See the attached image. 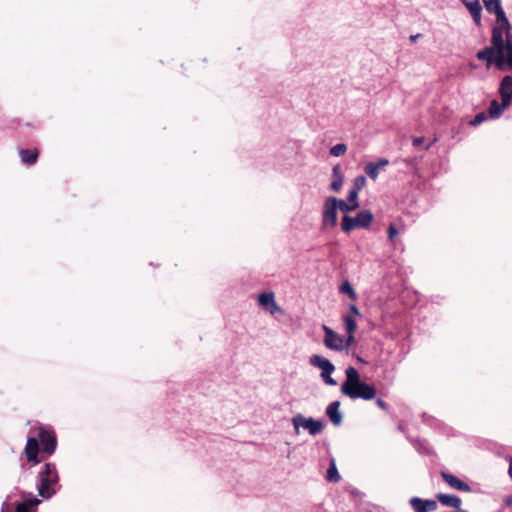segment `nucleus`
I'll return each mask as SVG.
<instances>
[{
	"instance_id": "obj_48",
	"label": "nucleus",
	"mask_w": 512,
	"mask_h": 512,
	"mask_svg": "<svg viewBox=\"0 0 512 512\" xmlns=\"http://www.w3.org/2000/svg\"><path fill=\"white\" fill-rule=\"evenodd\" d=\"M421 36H422V34H419V33H418V34H415V35H411V36H410V41H411L412 43H414V42H416V40H417L418 38H420Z\"/></svg>"
},
{
	"instance_id": "obj_25",
	"label": "nucleus",
	"mask_w": 512,
	"mask_h": 512,
	"mask_svg": "<svg viewBox=\"0 0 512 512\" xmlns=\"http://www.w3.org/2000/svg\"><path fill=\"white\" fill-rule=\"evenodd\" d=\"M335 365L332 364V366L327 367L326 369L322 370L320 373V377L322 381L329 386H336L337 381L331 376L335 371Z\"/></svg>"
},
{
	"instance_id": "obj_7",
	"label": "nucleus",
	"mask_w": 512,
	"mask_h": 512,
	"mask_svg": "<svg viewBox=\"0 0 512 512\" xmlns=\"http://www.w3.org/2000/svg\"><path fill=\"white\" fill-rule=\"evenodd\" d=\"M323 331L325 333L323 342L328 349L334 351H342L344 349V338L342 336L326 325H323Z\"/></svg>"
},
{
	"instance_id": "obj_23",
	"label": "nucleus",
	"mask_w": 512,
	"mask_h": 512,
	"mask_svg": "<svg viewBox=\"0 0 512 512\" xmlns=\"http://www.w3.org/2000/svg\"><path fill=\"white\" fill-rule=\"evenodd\" d=\"M19 155L21 157V161L27 165H32L36 163L38 159V151L36 149H22L19 151Z\"/></svg>"
},
{
	"instance_id": "obj_50",
	"label": "nucleus",
	"mask_w": 512,
	"mask_h": 512,
	"mask_svg": "<svg viewBox=\"0 0 512 512\" xmlns=\"http://www.w3.org/2000/svg\"><path fill=\"white\" fill-rule=\"evenodd\" d=\"M397 429H398L399 431H403V430H404V428H403V426H402V425H398V426H397Z\"/></svg>"
},
{
	"instance_id": "obj_20",
	"label": "nucleus",
	"mask_w": 512,
	"mask_h": 512,
	"mask_svg": "<svg viewBox=\"0 0 512 512\" xmlns=\"http://www.w3.org/2000/svg\"><path fill=\"white\" fill-rule=\"evenodd\" d=\"M258 303L261 307L272 310V308L276 307L275 295L273 292H264L261 293L258 297Z\"/></svg>"
},
{
	"instance_id": "obj_32",
	"label": "nucleus",
	"mask_w": 512,
	"mask_h": 512,
	"mask_svg": "<svg viewBox=\"0 0 512 512\" xmlns=\"http://www.w3.org/2000/svg\"><path fill=\"white\" fill-rule=\"evenodd\" d=\"M364 171L372 180H376L378 178L380 170L377 168L376 165H374L373 162H369L365 165Z\"/></svg>"
},
{
	"instance_id": "obj_5",
	"label": "nucleus",
	"mask_w": 512,
	"mask_h": 512,
	"mask_svg": "<svg viewBox=\"0 0 512 512\" xmlns=\"http://www.w3.org/2000/svg\"><path fill=\"white\" fill-rule=\"evenodd\" d=\"M511 23L509 20H507L506 25L502 23H497L492 28V35H491V48L498 53L499 49L503 47L504 45V37L503 33L505 32L507 38H511Z\"/></svg>"
},
{
	"instance_id": "obj_3",
	"label": "nucleus",
	"mask_w": 512,
	"mask_h": 512,
	"mask_svg": "<svg viewBox=\"0 0 512 512\" xmlns=\"http://www.w3.org/2000/svg\"><path fill=\"white\" fill-rule=\"evenodd\" d=\"M292 424H293L296 432H298L299 428L302 427V428L306 429L309 432V434L312 436H316V435L320 434L325 427L323 420L315 419L311 416L304 417L300 413L296 414L292 418Z\"/></svg>"
},
{
	"instance_id": "obj_34",
	"label": "nucleus",
	"mask_w": 512,
	"mask_h": 512,
	"mask_svg": "<svg viewBox=\"0 0 512 512\" xmlns=\"http://www.w3.org/2000/svg\"><path fill=\"white\" fill-rule=\"evenodd\" d=\"M366 183H367L366 177L364 175H358L353 180V185H352L351 190H355V191L359 192L362 188L365 187Z\"/></svg>"
},
{
	"instance_id": "obj_8",
	"label": "nucleus",
	"mask_w": 512,
	"mask_h": 512,
	"mask_svg": "<svg viewBox=\"0 0 512 512\" xmlns=\"http://www.w3.org/2000/svg\"><path fill=\"white\" fill-rule=\"evenodd\" d=\"M38 436L41 442L42 451L48 455L53 454L57 447V440L54 433L45 430L44 428H40Z\"/></svg>"
},
{
	"instance_id": "obj_37",
	"label": "nucleus",
	"mask_w": 512,
	"mask_h": 512,
	"mask_svg": "<svg viewBox=\"0 0 512 512\" xmlns=\"http://www.w3.org/2000/svg\"><path fill=\"white\" fill-rule=\"evenodd\" d=\"M427 512L435 511L438 508V501L435 499H424Z\"/></svg>"
},
{
	"instance_id": "obj_11",
	"label": "nucleus",
	"mask_w": 512,
	"mask_h": 512,
	"mask_svg": "<svg viewBox=\"0 0 512 512\" xmlns=\"http://www.w3.org/2000/svg\"><path fill=\"white\" fill-rule=\"evenodd\" d=\"M435 498L444 507H449L457 510L462 506L461 498L455 494L439 492L435 494Z\"/></svg>"
},
{
	"instance_id": "obj_9",
	"label": "nucleus",
	"mask_w": 512,
	"mask_h": 512,
	"mask_svg": "<svg viewBox=\"0 0 512 512\" xmlns=\"http://www.w3.org/2000/svg\"><path fill=\"white\" fill-rule=\"evenodd\" d=\"M483 4L488 13L495 15L497 23L506 25L508 18L502 7L501 0H484Z\"/></svg>"
},
{
	"instance_id": "obj_1",
	"label": "nucleus",
	"mask_w": 512,
	"mask_h": 512,
	"mask_svg": "<svg viewBox=\"0 0 512 512\" xmlns=\"http://www.w3.org/2000/svg\"><path fill=\"white\" fill-rule=\"evenodd\" d=\"M346 379L342 382L341 393L351 400L362 399L365 401L372 400L377 395V389L374 384L367 383L361 379L359 371L348 366L345 369Z\"/></svg>"
},
{
	"instance_id": "obj_14",
	"label": "nucleus",
	"mask_w": 512,
	"mask_h": 512,
	"mask_svg": "<svg viewBox=\"0 0 512 512\" xmlns=\"http://www.w3.org/2000/svg\"><path fill=\"white\" fill-rule=\"evenodd\" d=\"M25 453L27 460L29 462H33L35 464H38L40 462V460L38 459L39 441L36 438H28L25 447Z\"/></svg>"
},
{
	"instance_id": "obj_36",
	"label": "nucleus",
	"mask_w": 512,
	"mask_h": 512,
	"mask_svg": "<svg viewBox=\"0 0 512 512\" xmlns=\"http://www.w3.org/2000/svg\"><path fill=\"white\" fill-rule=\"evenodd\" d=\"M359 192L355 190H349L347 194V202L351 203L352 205H358L360 206L358 201Z\"/></svg>"
},
{
	"instance_id": "obj_16",
	"label": "nucleus",
	"mask_w": 512,
	"mask_h": 512,
	"mask_svg": "<svg viewBox=\"0 0 512 512\" xmlns=\"http://www.w3.org/2000/svg\"><path fill=\"white\" fill-rule=\"evenodd\" d=\"M509 106L508 103L502 100L499 103L496 99H493L488 107L487 115L490 119H498Z\"/></svg>"
},
{
	"instance_id": "obj_22",
	"label": "nucleus",
	"mask_w": 512,
	"mask_h": 512,
	"mask_svg": "<svg viewBox=\"0 0 512 512\" xmlns=\"http://www.w3.org/2000/svg\"><path fill=\"white\" fill-rule=\"evenodd\" d=\"M40 502L41 501L36 497L19 502L16 505V512H35L33 507L38 505ZM1 512H4L3 508Z\"/></svg>"
},
{
	"instance_id": "obj_13",
	"label": "nucleus",
	"mask_w": 512,
	"mask_h": 512,
	"mask_svg": "<svg viewBox=\"0 0 512 512\" xmlns=\"http://www.w3.org/2000/svg\"><path fill=\"white\" fill-rule=\"evenodd\" d=\"M497 56L498 53H496L493 48L486 46L479 50L476 54V57L480 61L486 62V67L489 69L492 65H494L497 68Z\"/></svg>"
},
{
	"instance_id": "obj_27",
	"label": "nucleus",
	"mask_w": 512,
	"mask_h": 512,
	"mask_svg": "<svg viewBox=\"0 0 512 512\" xmlns=\"http://www.w3.org/2000/svg\"><path fill=\"white\" fill-rule=\"evenodd\" d=\"M339 291L342 294L347 295L351 300H356L357 298V294L348 280H345L341 283V285L339 286Z\"/></svg>"
},
{
	"instance_id": "obj_19",
	"label": "nucleus",
	"mask_w": 512,
	"mask_h": 512,
	"mask_svg": "<svg viewBox=\"0 0 512 512\" xmlns=\"http://www.w3.org/2000/svg\"><path fill=\"white\" fill-rule=\"evenodd\" d=\"M512 68V48L505 53H498L497 56V69L505 71Z\"/></svg>"
},
{
	"instance_id": "obj_45",
	"label": "nucleus",
	"mask_w": 512,
	"mask_h": 512,
	"mask_svg": "<svg viewBox=\"0 0 512 512\" xmlns=\"http://www.w3.org/2000/svg\"><path fill=\"white\" fill-rule=\"evenodd\" d=\"M434 418L426 413L422 414V421L425 424L431 425Z\"/></svg>"
},
{
	"instance_id": "obj_42",
	"label": "nucleus",
	"mask_w": 512,
	"mask_h": 512,
	"mask_svg": "<svg viewBox=\"0 0 512 512\" xmlns=\"http://www.w3.org/2000/svg\"><path fill=\"white\" fill-rule=\"evenodd\" d=\"M373 163L380 170L381 168H384L389 164V160L386 158H379L377 161H374Z\"/></svg>"
},
{
	"instance_id": "obj_47",
	"label": "nucleus",
	"mask_w": 512,
	"mask_h": 512,
	"mask_svg": "<svg viewBox=\"0 0 512 512\" xmlns=\"http://www.w3.org/2000/svg\"><path fill=\"white\" fill-rule=\"evenodd\" d=\"M504 503L506 506H512V494L506 496V498L504 499Z\"/></svg>"
},
{
	"instance_id": "obj_39",
	"label": "nucleus",
	"mask_w": 512,
	"mask_h": 512,
	"mask_svg": "<svg viewBox=\"0 0 512 512\" xmlns=\"http://www.w3.org/2000/svg\"><path fill=\"white\" fill-rule=\"evenodd\" d=\"M512 49V35L511 38H505L504 39V45L502 48L499 49L498 53H505L506 51Z\"/></svg>"
},
{
	"instance_id": "obj_33",
	"label": "nucleus",
	"mask_w": 512,
	"mask_h": 512,
	"mask_svg": "<svg viewBox=\"0 0 512 512\" xmlns=\"http://www.w3.org/2000/svg\"><path fill=\"white\" fill-rule=\"evenodd\" d=\"M461 2L470 13L475 11H482L479 0H461Z\"/></svg>"
},
{
	"instance_id": "obj_2",
	"label": "nucleus",
	"mask_w": 512,
	"mask_h": 512,
	"mask_svg": "<svg viewBox=\"0 0 512 512\" xmlns=\"http://www.w3.org/2000/svg\"><path fill=\"white\" fill-rule=\"evenodd\" d=\"M59 475L54 463L47 462L38 473L36 484L38 494L44 499H50L56 494L54 486L58 484Z\"/></svg>"
},
{
	"instance_id": "obj_44",
	"label": "nucleus",
	"mask_w": 512,
	"mask_h": 512,
	"mask_svg": "<svg viewBox=\"0 0 512 512\" xmlns=\"http://www.w3.org/2000/svg\"><path fill=\"white\" fill-rule=\"evenodd\" d=\"M349 311H350L349 315H353L354 317L361 315L360 310L358 309V307L355 304L349 305Z\"/></svg>"
},
{
	"instance_id": "obj_38",
	"label": "nucleus",
	"mask_w": 512,
	"mask_h": 512,
	"mask_svg": "<svg viewBox=\"0 0 512 512\" xmlns=\"http://www.w3.org/2000/svg\"><path fill=\"white\" fill-rule=\"evenodd\" d=\"M397 234H398L397 227L393 223L389 224V226L387 228L388 239L390 241H394V238L397 236Z\"/></svg>"
},
{
	"instance_id": "obj_40",
	"label": "nucleus",
	"mask_w": 512,
	"mask_h": 512,
	"mask_svg": "<svg viewBox=\"0 0 512 512\" xmlns=\"http://www.w3.org/2000/svg\"><path fill=\"white\" fill-rule=\"evenodd\" d=\"M481 12L482 11H475V12L470 13L472 18H473V21H474L475 25L478 26V27H480L482 25Z\"/></svg>"
},
{
	"instance_id": "obj_26",
	"label": "nucleus",
	"mask_w": 512,
	"mask_h": 512,
	"mask_svg": "<svg viewBox=\"0 0 512 512\" xmlns=\"http://www.w3.org/2000/svg\"><path fill=\"white\" fill-rule=\"evenodd\" d=\"M344 328L347 334H354L357 329V322L353 315L345 314L343 316Z\"/></svg>"
},
{
	"instance_id": "obj_15",
	"label": "nucleus",
	"mask_w": 512,
	"mask_h": 512,
	"mask_svg": "<svg viewBox=\"0 0 512 512\" xmlns=\"http://www.w3.org/2000/svg\"><path fill=\"white\" fill-rule=\"evenodd\" d=\"M355 218L358 225V229H369L374 221V215L368 209L360 210L355 215Z\"/></svg>"
},
{
	"instance_id": "obj_21",
	"label": "nucleus",
	"mask_w": 512,
	"mask_h": 512,
	"mask_svg": "<svg viewBox=\"0 0 512 512\" xmlns=\"http://www.w3.org/2000/svg\"><path fill=\"white\" fill-rule=\"evenodd\" d=\"M309 363L310 365L320 369L321 371L329 366H332L333 364L329 359L319 354L311 355L309 358Z\"/></svg>"
},
{
	"instance_id": "obj_17",
	"label": "nucleus",
	"mask_w": 512,
	"mask_h": 512,
	"mask_svg": "<svg viewBox=\"0 0 512 512\" xmlns=\"http://www.w3.org/2000/svg\"><path fill=\"white\" fill-rule=\"evenodd\" d=\"M344 182V175L342 173L340 165H335L332 168V181L330 183L329 189L334 192H338Z\"/></svg>"
},
{
	"instance_id": "obj_4",
	"label": "nucleus",
	"mask_w": 512,
	"mask_h": 512,
	"mask_svg": "<svg viewBox=\"0 0 512 512\" xmlns=\"http://www.w3.org/2000/svg\"><path fill=\"white\" fill-rule=\"evenodd\" d=\"M335 196H328L323 205L322 212V223L325 226H330L332 228L336 227L338 224V204H336Z\"/></svg>"
},
{
	"instance_id": "obj_46",
	"label": "nucleus",
	"mask_w": 512,
	"mask_h": 512,
	"mask_svg": "<svg viewBox=\"0 0 512 512\" xmlns=\"http://www.w3.org/2000/svg\"><path fill=\"white\" fill-rule=\"evenodd\" d=\"M423 143H424V137H415L412 142L414 147H420V146H422Z\"/></svg>"
},
{
	"instance_id": "obj_51",
	"label": "nucleus",
	"mask_w": 512,
	"mask_h": 512,
	"mask_svg": "<svg viewBox=\"0 0 512 512\" xmlns=\"http://www.w3.org/2000/svg\"><path fill=\"white\" fill-rule=\"evenodd\" d=\"M358 361L364 362L362 358L358 357Z\"/></svg>"
},
{
	"instance_id": "obj_12",
	"label": "nucleus",
	"mask_w": 512,
	"mask_h": 512,
	"mask_svg": "<svg viewBox=\"0 0 512 512\" xmlns=\"http://www.w3.org/2000/svg\"><path fill=\"white\" fill-rule=\"evenodd\" d=\"M499 95L501 100L511 105L512 103V76L506 75L502 78L499 85Z\"/></svg>"
},
{
	"instance_id": "obj_28",
	"label": "nucleus",
	"mask_w": 512,
	"mask_h": 512,
	"mask_svg": "<svg viewBox=\"0 0 512 512\" xmlns=\"http://www.w3.org/2000/svg\"><path fill=\"white\" fill-rule=\"evenodd\" d=\"M341 476L337 470V467H336V464H335V461L332 460L329 468L327 469V472H326V479L327 481L329 482H338L340 480Z\"/></svg>"
},
{
	"instance_id": "obj_10",
	"label": "nucleus",
	"mask_w": 512,
	"mask_h": 512,
	"mask_svg": "<svg viewBox=\"0 0 512 512\" xmlns=\"http://www.w3.org/2000/svg\"><path fill=\"white\" fill-rule=\"evenodd\" d=\"M340 401L335 400L326 407V416L334 426H340L343 421V414L340 411Z\"/></svg>"
},
{
	"instance_id": "obj_30",
	"label": "nucleus",
	"mask_w": 512,
	"mask_h": 512,
	"mask_svg": "<svg viewBox=\"0 0 512 512\" xmlns=\"http://www.w3.org/2000/svg\"><path fill=\"white\" fill-rule=\"evenodd\" d=\"M409 505L412 507L414 512H427L425 509V501L423 498L414 496L409 499Z\"/></svg>"
},
{
	"instance_id": "obj_31",
	"label": "nucleus",
	"mask_w": 512,
	"mask_h": 512,
	"mask_svg": "<svg viewBox=\"0 0 512 512\" xmlns=\"http://www.w3.org/2000/svg\"><path fill=\"white\" fill-rule=\"evenodd\" d=\"M347 151V146L344 143H337L330 148V155L333 157H340Z\"/></svg>"
},
{
	"instance_id": "obj_24",
	"label": "nucleus",
	"mask_w": 512,
	"mask_h": 512,
	"mask_svg": "<svg viewBox=\"0 0 512 512\" xmlns=\"http://www.w3.org/2000/svg\"><path fill=\"white\" fill-rule=\"evenodd\" d=\"M354 229H358V225H357L355 216L352 217L350 215H343L342 223H341V230L344 233L349 234Z\"/></svg>"
},
{
	"instance_id": "obj_6",
	"label": "nucleus",
	"mask_w": 512,
	"mask_h": 512,
	"mask_svg": "<svg viewBox=\"0 0 512 512\" xmlns=\"http://www.w3.org/2000/svg\"><path fill=\"white\" fill-rule=\"evenodd\" d=\"M440 476L445 483H447L451 488L457 491L470 493H477L480 491L479 489L473 488L468 483L464 482L463 480L449 472L441 471Z\"/></svg>"
},
{
	"instance_id": "obj_18",
	"label": "nucleus",
	"mask_w": 512,
	"mask_h": 512,
	"mask_svg": "<svg viewBox=\"0 0 512 512\" xmlns=\"http://www.w3.org/2000/svg\"><path fill=\"white\" fill-rule=\"evenodd\" d=\"M408 440L411 442L415 450L423 455H430L432 453V448L430 447L428 441L423 438H410Z\"/></svg>"
},
{
	"instance_id": "obj_49",
	"label": "nucleus",
	"mask_w": 512,
	"mask_h": 512,
	"mask_svg": "<svg viewBox=\"0 0 512 512\" xmlns=\"http://www.w3.org/2000/svg\"><path fill=\"white\" fill-rule=\"evenodd\" d=\"M508 475L512 479V458L510 460L509 468H508Z\"/></svg>"
},
{
	"instance_id": "obj_35",
	"label": "nucleus",
	"mask_w": 512,
	"mask_h": 512,
	"mask_svg": "<svg viewBox=\"0 0 512 512\" xmlns=\"http://www.w3.org/2000/svg\"><path fill=\"white\" fill-rule=\"evenodd\" d=\"M488 115L486 112L482 111V112H479L477 113L474 118L470 121V124L472 126H478L479 124L483 123L484 121H486L488 119Z\"/></svg>"
},
{
	"instance_id": "obj_41",
	"label": "nucleus",
	"mask_w": 512,
	"mask_h": 512,
	"mask_svg": "<svg viewBox=\"0 0 512 512\" xmlns=\"http://www.w3.org/2000/svg\"><path fill=\"white\" fill-rule=\"evenodd\" d=\"M355 341H356V339H355L354 334H347V337L343 343L344 348L350 347L351 345H353L355 343Z\"/></svg>"
},
{
	"instance_id": "obj_43",
	"label": "nucleus",
	"mask_w": 512,
	"mask_h": 512,
	"mask_svg": "<svg viewBox=\"0 0 512 512\" xmlns=\"http://www.w3.org/2000/svg\"><path fill=\"white\" fill-rule=\"evenodd\" d=\"M376 405H377L380 409H382L383 411H386V412H387V411L389 410V406H388V404H387L385 401H383L381 398H377V399H376Z\"/></svg>"
},
{
	"instance_id": "obj_29",
	"label": "nucleus",
	"mask_w": 512,
	"mask_h": 512,
	"mask_svg": "<svg viewBox=\"0 0 512 512\" xmlns=\"http://www.w3.org/2000/svg\"><path fill=\"white\" fill-rule=\"evenodd\" d=\"M336 204H338V210H340L341 212H343L344 215H349L350 212H353L355 211L356 209H358V205H352L351 203L343 200V199H338L336 197Z\"/></svg>"
}]
</instances>
